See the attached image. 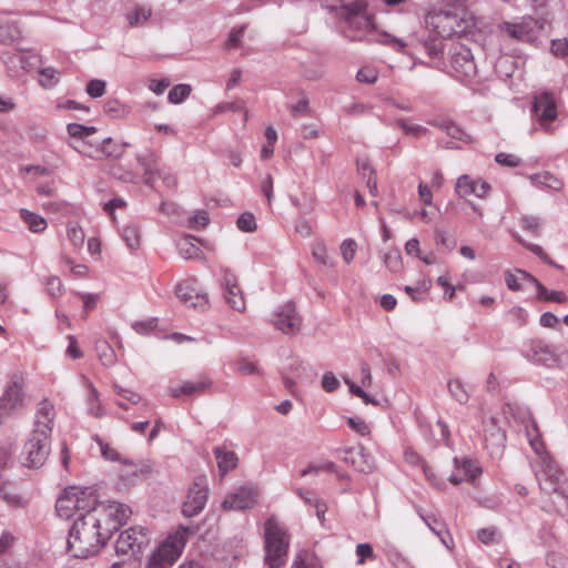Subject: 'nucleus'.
Listing matches in <instances>:
<instances>
[{
	"label": "nucleus",
	"instance_id": "f257e3e1",
	"mask_svg": "<svg viewBox=\"0 0 568 568\" xmlns=\"http://www.w3.org/2000/svg\"><path fill=\"white\" fill-rule=\"evenodd\" d=\"M132 511L115 500L101 501L89 513L78 516L67 539V549L75 558L95 556L112 535L129 519Z\"/></svg>",
	"mask_w": 568,
	"mask_h": 568
},
{
	"label": "nucleus",
	"instance_id": "f03ea898",
	"mask_svg": "<svg viewBox=\"0 0 568 568\" xmlns=\"http://www.w3.org/2000/svg\"><path fill=\"white\" fill-rule=\"evenodd\" d=\"M341 33L352 41L372 40L374 23L366 0H325Z\"/></svg>",
	"mask_w": 568,
	"mask_h": 568
},
{
	"label": "nucleus",
	"instance_id": "7ed1b4c3",
	"mask_svg": "<svg viewBox=\"0 0 568 568\" xmlns=\"http://www.w3.org/2000/svg\"><path fill=\"white\" fill-rule=\"evenodd\" d=\"M527 438L536 455V458L531 460V467L541 490L548 494L554 493L562 499L568 500V479L546 452L538 430L536 428L528 429Z\"/></svg>",
	"mask_w": 568,
	"mask_h": 568
},
{
	"label": "nucleus",
	"instance_id": "20e7f679",
	"mask_svg": "<svg viewBox=\"0 0 568 568\" xmlns=\"http://www.w3.org/2000/svg\"><path fill=\"white\" fill-rule=\"evenodd\" d=\"M95 490L92 487L70 486L67 487L58 497L55 511L60 518L73 520L83 513L99 506Z\"/></svg>",
	"mask_w": 568,
	"mask_h": 568
},
{
	"label": "nucleus",
	"instance_id": "39448f33",
	"mask_svg": "<svg viewBox=\"0 0 568 568\" xmlns=\"http://www.w3.org/2000/svg\"><path fill=\"white\" fill-rule=\"evenodd\" d=\"M288 545V537L281 525L274 518L267 519L264 531V566L266 568L283 567L286 562Z\"/></svg>",
	"mask_w": 568,
	"mask_h": 568
},
{
	"label": "nucleus",
	"instance_id": "423d86ee",
	"mask_svg": "<svg viewBox=\"0 0 568 568\" xmlns=\"http://www.w3.org/2000/svg\"><path fill=\"white\" fill-rule=\"evenodd\" d=\"M189 534V528L182 526L170 532L151 554L146 568H171L181 556Z\"/></svg>",
	"mask_w": 568,
	"mask_h": 568
},
{
	"label": "nucleus",
	"instance_id": "0eeeda50",
	"mask_svg": "<svg viewBox=\"0 0 568 568\" xmlns=\"http://www.w3.org/2000/svg\"><path fill=\"white\" fill-rule=\"evenodd\" d=\"M449 62L444 70L460 82L470 81L477 73L474 57L469 48L460 42L452 41L448 47Z\"/></svg>",
	"mask_w": 568,
	"mask_h": 568
},
{
	"label": "nucleus",
	"instance_id": "6e6552de",
	"mask_svg": "<svg viewBox=\"0 0 568 568\" xmlns=\"http://www.w3.org/2000/svg\"><path fill=\"white\" fill-rule=\"evenodd\" d=\"M151 540L150 530L142 526H133L120 534L115 541V552L122 556H138Z\"/></svg>",
	"mask_w": 568,
	"mask_h": 568
},
{
	"label": "nucleus",
	"instance_id": "1a4fd4ad",
	"mask_svg": "<svg viewBox=\"0 0 568 568\" xmlns=\"http://www.w3.org/2000/svg\"><path fill=\"white\" fill-rule=\"evenodd\" d=\"M499 28L514 40L535 43L541 33L544 24L539 20L526 16L514 21L503 22Z\"/></svg>",
	"mask_w": 568,
	"mask_h": 568
},
{
	"label": "nucleus",
	"instance_id": "9d476101",
	"mask_svg": "<svg viewBox=\"0 0 568 568\" xmlns=\"http://www.w3.org/2000/svg\"><path fill=\"white\" fill-rule=\"evenodd\" d=\"M532 113L536 119V128H539L545 133L552 134L558 125H557V106L554 97L544 92L535 98L532 103Z\"/></svg>",
	"mask_w": 568,
	"mask_h": 568
},
{
	"label": "nucleus",
	"instance_id": "9b49d317",
	"mask_svg": "<svg viewBox=\"0 0 568 568\" xmlns=\"http://www.w3.org/2000/svg\"><path fill=\"white\" fill-rule=\"evenodd\" d=\"M268 322L285 335H296L302 329L303 318L295 304L290 301L278 305L272 312Z\"/></svg>",
	"mask_w": 568,
	"mask_h": 568
},
{
	"label": "nucleus",
	"instance_id": "f8f14e48",
	"mask_svg": "<svg viewBox=\"0 0 568 568\" xmlns=\"http://www.w3.org/2000/svg\"><path fill=\"white\" fill-rule=\"evenodd\" d=\"M175 295L186 307L204 312L209 308L207 294L202 291L195 280H185L176 284Z\"/></svg>",
	"mask_w": 568,
	"mask_h": 568
},
{
	"label": "nucleus",
	"instance_id": "ddd939ff",
	"mask_svg": "<svg viewBox=\"0 0 568 568\" xmlns=\"http://www.w3.org/2000/svg\"><path fill=\"white\" fill-rule=\"evenodd\" d=\"M207 495L209 486L206 477H196L190 486L186 498L183 503V515L189 518L199 515L206 505Z\"/></svg>",
	"mask_w": 568,
	"mask_h": 568
},
{
	"label": "nucleus",
	"instance_id": "4468645a",
	"mask_svg": "<svg viewBox=\"0 0 568 568\" xmlns=\"http://www.w3.org/2000/svg\"><path fill=\"white\" fill-rule=\"evenodd\" d=\"M23 402L24 393L22 390L21 378L14 376L12 381L7 384L0 396V422L22 408Z\"/></svg>",
	"mask_w": 568,
	"mask_h": 568
},
{
	"label": "nucleus",
	"instance_id": "2eb2a0df",
	"mask_svg": "<svg viewBox=\"0 0 568 568\" xmlns=\"http://www.w3.org/2000/svg\"><path fill=\"white\" fill-rule=\"evenodd\" d=\"M426 24L442 39L450 38L457 33V17L450 11H432L426 17Z\"/></svg>",
	"mask_w": 568,
	"mask_h": 568
},
{
	"label": "nucleus",
	"instance_id": "dca6fc26",
	"mask_svg": "<svg viewBox=\"0 0 568 568\" xmlns=\"http://www.w3.org/2000/svg\"><path fill=\"white\" fill-rule=\"evenodd\" d=\"M258 491L252 486H241L226 495L222 503L225 510H244L255 505Z\"/></svg>",
	"mask_w": 568,
	"mask_h": 568
},
{
	"label": "nucleus",
	"instance_id": "f3484780",
	"mask_svg": "<svg viewBox=\"0 0 568 568\" xmlns=\"http://www.w3.org/2000/svg\"><path fill=\"white\" fill-rule=\"evenodd\" d=\"M55 409L48 399H42L36 409L32 433L40 435L43 439L51 438Z\"/></svg>",
	"mask_w": 568,
	"mask_h": 568
},
{
	"label": "nucleus",
	"instance_id": "a211bd4d",
	"mask_svg": "<svg viewBox=\"0 0 568 568\" xmlns=\"http://www.w3.org/2000/svg\"><path fill=\"white\" fill-rule=\"evenodd\" d=\"M524 356L534 364L552 366L556 355L549 344L540 339H530L524 344Z\"/></svg>",
	"mask_w": 568,
	"mask_h": 568
},
{
	"label": "nucleus",
	"instance_id": "6ab92c4d",
	"mask_svg": "<svg viewBox=\"0 0 568 568\" xmlns=\"http://www.w3.org/2000/svg\"><path fill=\"white\" fill-rule=\"evenodd\" d=\"M51 438L43 439L40 435L32 433L24 445V453L29 467L43 465L50 453Z\"/></svg>",
	"mask_w": 568,
	"mask_h": 568
},
{
	"label": "nucleus",
	"instance_id": "aec40b11",
	"mask_svg": "<svg viewBox=\"0 0 568 568\" xmlns=\"http://www.w3.org/2000/svg\"><path fill=\"white\" fill-rule=\"evenodd\" d=\"M245 554L243 539L233 537L221 546L216 551V558L224 566L235 568Z\"/></svg>",
	"mask_w": 568,
	"mask_h": 568
},
{
	"label": "nucleus",
	"instance_id": "412c9836",
	"mask_svg": "<svg viewBox=\"0 0 568 568\" xmlns=\"http://www.w3.org/2000/svg\"><path fill=\"white\" fill-rule=\"evenodd\" d=\"M506 436L503 429L496 424L495 418L484 422V443L491 456H499L505 445Z\"/></svg>",
	"mask_w": 568,
	"mask_h": 568
},
{
	"label": "nucleus",
	"instance_id": "4be33fe9",
	"mask_svg": "<svg viewBox=\"0 0 568 568\" xmlns=\"http://www.w3.org/2000/svg\"><path fill=\"white\" fill-rule=\"evenodd\" d=\"M222 286L224 290V298L226 303L237 312L245 311L243 293L237 285L235 276L231 272H224L222 277Z\"/></svg>",
	"mask_w": 568,
	"mask_h": 568
},
{
	"label": "nucleus",
	"instance_id": "5701e85b",
	"mask_svg": "<svg viewBox=\"0 0 568 568\" xmlns=\"http://www.w3.org/2000/svg\"><path fill=\"white\" fill-rule=\"evenodd\" d=\"M456 193L459 196L475 195L477 197H484L490 190L489 184L480 179H473L467 174L458 178L455 186Z\"/></svg>",
	"mask_w": 568,
	"mask_h": 568
},
{
	"label": "nucleus",
	"instance_id": "b1692460",
	"mask_svg": "<svg viewBox=\"0 0 568 568\" xmlns=\"http://www.w3.org/2000/svg\"><path fill=\"white\" fill-rule=\"evenodd\" d=\"M455 473L449 477V481L454 485H458L463 480L475 481L476 477L481 473V469L468 458L454 459Z\"/></svg>",
	"mask_w": 568,
	"mask_h": 568
},
{
	"label": "nucleus",
	"instance_id": "393cba45",
	"mask_svg": "<svg viewBox=\"0 0 568 568\" xmlns=\"http://www.w3.org/2000/svg\"><path fill=\"white\" fill-rule=\"evenodd\" d=\"M136 160L144 170L145 184L155 187L156 178L161 176V169L158 166L159 158L155 152L146 151L138 154Z\"/></svg>",
	"mask_w": 568,
	"mask_h": 568
},
{
	"label": "nucleus",
	"instance_id": "a878e982",
	"mask_svg": "<svg viewBox=\"0 0 568 568\" xmlns=\"http://www.w3.org/2000/svg\"><path fill=\"white\" fill-rule=\"evenodd\" d=\"M212 385L211 379L201 377L195 381H184L179 385L171 386L169 393L172 397H181L184 395H194L205 392Z\"/></svg>",
	"mask_w": 568,
	"mask_h": 568
},
{
	"label": "nucleus",
	"instance_id": "bb28decb",
	"mask_svg": "<svg viewBox=\"0 0 568 568\" xmlns=\"http://www.w3.org/2000/svg\"><path fill=\"white\" fill-rule=\"evenodd\" d=\"M506 285L511 291H525L536 287L538 281L523 270H515L506 273Z\"/></svg>",
	"mask_w": 568,
	"mask_h": 568
},
{
	"label": "nucleus",
	"instance_id": "cd10ccee",
	"mask_svg": "<svg viewBox=\"0 0 568 568\" xmlns=\"http://www.w3.org/2000/svg\"><path fill=\"white\" fill-rule=\"evenodd\" d=\"M355 251H313L315 261L324 267H334L342 257L345 264L353 261Z\"/></svg>",
	"mask_w": 568,
	"mask_h": 568
},
{
	"label": "nucleus",
	"instance_id": "c85d7f7f",
	"mask_svg": "<svg viewBox=\"0 0 568 568\" xmlns=\"http://www.w3.org/2000/svg\"><path fill=\"white\" fill-rule=\"evenodd\" d=\"M530 183L540 189L558 192L562 189V181L549 171H542L529 175Z\"/></svg>",
	"mask_w": 568,
	"mask_h": 568
},
{
	"label": "nucleus",
	"instance_id": "c756f323",
	"mask_svg": "<svg viewBox=\"0 0 568 568\" xmlns=\"http://www.w3.org/2000/svg\"><path fill=\"white\" fill-rule=\"evenodd\" d=\"M214 455L222 476L234 469L237 465V456L232 450L216 447L214 449Z\"/></svg>",
	"mask_w": 568,
	"mask_h": 568
},
{
	"label": "nucleus",
	"instance_id": "7c9ffc66",
	"mask_svg": "<svg viewBox=\"0 0 568 568\" xmlns=\"http://www.w3.org/2000/svg\"><path fill=\"white\" fill-rule=\"evenodd\" d=\"M151 16V7L145 4H136L130 12H128L126 20L130 27L140 28L145 26Z\"/></svg>",
	"mask_w": 568,
	"mask_h": 568
},
{
	"label": "nucleus",
	"instance_id": "2f4dec72",
	"mask_svg": "<svg viewBox=\"0 0 568 568\" xmlns=\"http://www.w3.org/2000/svg\"><path fill=\"white\" fill-rule=\"evenodd\" d=\"M430 125L445 131L450 138L467 141V134L453 121L448 119L434 120L428 122Z\"/></svg>",
	"mask_w": 568,
	"mask_h": 568
},
{
	"label": "nucleus",
	"instance_id": "473e14b6",
	"mask_svg": "<svg viewBox=\"0 0 568 568\" xmlns=\"http://www.w3.org/2000/svg\"><path fill=\"white\" fill-rule=\"evenodd\" d=\"M291 568H323L321 559L307 550L298 551Z\"/></svg>",
	"mask_w": 568,
	"mask_h": 568
},
{
	"label": "nucleus",
	"instance_id": "72a5a7b5",
	"mask_svg": "<svg viewBox=\"0 0 568 568\" xmlns=\"http://www.w3.org/2000/svg\"><path fill=\"white\" fill-rule=\"evenodd\" d=\"M1 59L3 64L12 75L18 77L21 74L23 69L22 51H6L2 53Z\"/></svg>",
	"mask_w": 568,
	"mask_h": 568
},
{
	"label": "nucleus",
	"instance_id": "f704fd0d",
	"mask_svg": "<svg viewBox=\"0 0 568 568\" xmlns=\"http://www.w3.org/2000/svg\"><path fill=\"white\" fill-rule=\"evenodd\" d=\"M99 361L103 366L110 367L116 363V355L110 344L104 339H99L95 344Z\"/></svg>",
	"mask_w": 568,
	"mask_h": 568
},
{
	"label": "nucleus",
	"instance_id": "c9c22d12",
	"mask_svg": "<svg viewBox=\"0 0 568 568\" xmlns=\"http://www.w3.org/2000/svg\"><path fill=\"white\" fill-rule=\"evenodd\" d=\"M450 396L459 404H466L469 399V394L466 389L465 384L458 379H449L447 384Z\"/></svg>",
	"mask_w": 568,
	"mask_h": 568
},
{
	"label": "nucleus",
	"instance_id": "e433bc0d",
	"mask_svg": "<svg viewBox=\"0 0 568 568\" xmlns=\"http://www.w3.org/2000/svg\"><path fill=\"white\" fill-rule=\"evenodd\" d=\"M21 34L20 29L14 22L10 21H0V42L3 44H9L14 40L19 39Z\"/></svg>",
	"mask_w": 568,
	"mask_h": 568
},
{
	"label": "nucleus",
	"instance_id": "4c0bfd02",
	"mask_svg": "<svg viewBox=\"0 0 568 568\" xmlns=\"http://www.w3.org/2000/svg\"><path fill=\"white\" fill-rule=\"evenodd\" d=\"M20 216L31 232L38 233L47 227V221L42 216L28 210H21Z\"/></svg>",
	"mask_w": 568,
	"mask_h": 568
},
{
	"label": "nucleus",
	"instance_id": "58836bf2",
	"mask_svg": "<svg viewBox=\"0 0 568 568\" xmlns=\"http://www.w3.org/2000/svg\"><path fill=\"white\" fill-rule=\"evenodd\" d=\"M537 297L539 300L550 301V302H557V303H564L566 302L567 297L564 292L559 291H548L542 284L539 282L537 283L535 287Z\"/></svg>",
	"mask_w": 568,
	"mask_h": 568
},
{
	"label": "nucleus",
	"instance_id": "ea45409f",
	"mask_svg": "<svg viewBox=\"0 0 568 568\" xmlns=\"http://www.w3.org/2000/svg\"><path fill=\"white\" fill-rule=\"evenodd\" d=\"M385 266L390 272H399L403 268V257L400 251H387L381 256Z\"/></svg>",
	"mask_w": 568,
	"mask_h": 568
},
{
	"label": "nucleus",
	"instance_id": "a19ab883",
	"mask_svg": "<svg viewBox=\"0 0 568 568\" xmlns=\"http://www.w3.org/2000/svg\"><path fill=\"white\" fill-rule=\"evenodd\" d=\"M191 91V85L178 84L170 90L168 95L169 102L173 104H179L190 95Z\"/></svg>",
	"mask_w": 568,
	"mask_h": 568
},
{
	"label": "nucleus",
	"instance_id": "79ce46f5",
	"mask_svg": "<svg viewBox=\"0 0 568 568\" xmlns=\"http://www.w3.org/2000/svg\"><path fill=\"white\" fill-rule=\"evenodd\" d=\"M122 237L128 248H135L140 245V230L136 225H128L122 230Z\"/></svg>",
	"mask_w": 568,
	"mask_h": 568
},
{
	"label": "nucleus",
	"instance_id": "37998d69",
	"mask_svg": "<svg viewBox=\"0 0 568 568\" xmlns=\"http://www.w3.org/2000/svg\"><path fill=\"white\" fill-rule=\"evenodd\" d=\"M448 44L444 42L442 38H434L425 42L424 47L428 55L433 59H437Z\"/></svg>",
	"mask_w": 568,
	"mask_h": 568
},
{
	"label": "nucleus",
	"instance_id": "c03bdc74",
	"mask_svg": "<svg viewBox=\"0 0 568 568\" xmlns=\"http://www.w3.org/2000/svg\"><path fill=\"white\" fill-rule=\"evenodd\" d=\"M422 518L429 529L440 538L442 542L449 548L446 540L447 532L444 530L442 523H439L434 516H422Z\"/></svg>",
	"mask_w": 568,
	"mask_h": 568
},
{
	"label": "nucleus",
	"instance_id": "a18cd8bd",
	"mask_svg": "<svg viewBox=\"0 0 568 568\" xmlns=\"http://www.w3.org/2000/svg\"><path fill=\"white\" fill-rule=\"evenodd\" d=\"M68 133L72 138L82 139L92 135L97 129L94 126H87L79 123H70L67 126Z\"/></svg>",
	"mask_w": 568,
	"mask_h": 568
},
{
	"label": "nucleus",
	"instance_id": "49530a36",
	"mask_svg": "<svg viewBox=\"0 0 568 568\" xmlns=\"http://www.w3.org/2000/svg\"><path fill=\"white\" fill-rule=\"evenodd\" d=\"M296 491L305 503L314 505L316 509V516L320 520H322L326 510L325 505L317 500L315 497H313V495L308 491H304L302 489H297Z\"/></svg>",
	"mask_w": 568,
	"mask_h": 568
},
{
	"label": "nucleus",
	"instance_id": "de8ad7c7",
	"mask_svg": "<svg viewBox=\"0 0 568 568\" xmlns=\"http://www.w3.org/2000/svg\"><path fill=\"white\" fill-rule=\"evenodd\" d=\"M397 125L403 129L405 134L418 138L428 133V129L418 124H410L405 119L397 120Z\"/></svg>",
	"mask_w": 568,
	"mask_h": 568
},
{
	"label": "nucleus",
	"instance_id": "09e8293b",
	"mask_svg": "<svg viewBox=\"0 0 568 568\" xmlns=\"http://www.w3.org/2000/svg\"><path fill=\"white\" fill-rule=\"evenodd\" d=\"M45 291L52 298H58L63 293V285L59 277L50 276L45 281Z\"/></svg>",
	"mask_w": 568,
	"mask_h": 568
},
{
	"label": "nucleus",
	"instance_id": "8fccbe9b",
	"mask_svg": "<svg viewBox=\"0 0 568 568\" xmlns=\"http://www.w3.org/2000/svg\"><path fill=\"white\" fill-rule=\"evenodd\" d=\"M378 73L373 67H363L357 71L356 79L358 82L373 84L376 82Z\"/></svg>",
	"mask_w": 568,
	"mask_h": 568
},
{
	"label": "nucleus",
	"instance_id": "3c124183",
	"mask_svg": "<svg viewBox=\"0 0 568 568\" xmlns=\"http://www.w3.org/2000/svg\"><path fill=\"white\" fill-rule=\"evenodd\" d=\"M477 538L484 545H491L499 540V531L495 527L483 528L478 530Z\"/></svg>",
	"mask_w": 568,
	"mask_h": 568
},
{
	"label": "nucleus",
	"instance_id": "603ef678",
	"mask_svg": "<svg viewBox=\"0 0 568 568\" xmlns=\"http://www.w3.org/2000/svg\"><path fill=\"white\" fill-rule=\"evenodd\" d=\"M236 225L243 232H252L256 229L255 216L251 212H245L239 216Z\"/></svg>",
	"mask_w": 568,
	"mask_h": 568
},
{
	"label": "nucleus",
	"instance_id": "864d4df0",
	"mask_svg": "<svg viewBox=\"0 0 568 568\" xmlns=\"http://www.w3.org/2000/svg\"><path fill=\"white\" fill-rule=\"evenodd\" d=\"M302 74L307 80H317L323 75L322 67L318 63H302Z\"/></svg>",
	"mask_w": 568,
	"mask_h": 568
},
{
	"label": "nucleus",
	"instance_id": "5fc2aeb1",
	"mask_svg": "<svg viewBox=\"0 0 568 568\" xmlns=\"http://www.w3.org/2000/svg\"><path fill=\"white\" fill-rule=\"evenodd\" d=\"M321 385L325 392L333 393L339 388L341 383L332 372H327L323 375Z\"/></svg>",
	"mask_w": 568,
	"mask_h": 568
},
{
	"label": "nucleus",
	"instance_id": "6e6d98bb",
	"mask_svg": "<svg viewBox=\"0 0 568 568\" xmlns=\"http://www.w3.org/2000/svg\"><path fill=\"white\" fill-rule=\"evenodd\" d=\"M357 457L361 459L358 465L356 466L359 471L371 473L375 468V464L373 458L364 452V449H359L357 452Z\"/></svg>",
	"mask_w": 568,
	"mask_h": 568
},
{
	"label": "nucleus",
	"instance_id": "4d7b16f0",
	"mask_svg": "<svg viewBox=\"0 0 568 568\" xmlns=\"http://www.w3.org/2000/svg\"><path fill=\"white\" fill-rule=\"evenodd\" d=\"M243 110H244V102L242 100H237V101H233V102H222V103H219L214 108V113L215 114H220V113H224V112H227V111L241 112Z\"/></svg>",
	"mask_w": 568,
	"mask_h": 568
},
{
	"label": "nucleus",
	"instance_id": "13d9d810",
	"mask_svg": "<svg viewBox=\"0 0 568 568\" xmlns=\"http://www.w3.org/2000/svg\"><path fill=\"white\" fill-rule=\"evenodd\" d=\"M40 75V84L44 88H51L58 82L57 71L53 68H43Z\"/></svg>",
	"mask_w": 568,
	"mask_h": 568
},
{
	"label": "nucleus",
	"instance_id": "bf43d9fd",
	"mask_svg": "<svg viewBox=\"0 0 568 568\" xmlns=\"http://www.w3.org/2000/svg\"><path fill=\"white\" fill-rule=\"evenodd\" d=\"M105 85H106V83L102 80H98V79L91 80L87 85V93L91 98H100L105 92Z\"/></svg>",
	"mask_w": 568,
	"mask_h": 568
},
{
	"label": "nucleus",
	"instance_id": "052dcab7",
	"mask_svg": "<svg viewBox=\"0 0 568 568\" xmlns=\"http://www.w3.org/2000/svg\"><path fill=\"white\" fill-rule=\"evenodd\" d=\"M348 426L362 436H367L371 433L369 426L358 417H348L347 418Z\"/></svg>",
	"mask_w": 568,
	"mask_h": 568
},
{
	"label": "nucleus",
	"instance_id": "680f3d73",
	"mask_svg": "<svg viewBox=\"0 0 568 568\" xmlns=\"http://www.w3.org/2000/svg\"><path fill=\"white\" fill-rule=\"evenodd\" d=\"M22 72H28L38 67V64L40 63V57L37 53L30 51H22Z\"/></svg>",
	"mask_w": 568,
	"mask_h": 568
},
{
	"label": "nucleus",
	"instance_id": "e2e57ef3",
	"mask_svg": "<svg viewBox=\"0 0 568 568\" xmlns=\"http://www.w3.org/2000/svg\"><path fill=\"white\" fill-rule=\"evenodd\" d=\"M210 222L209 214L206 211L199 210L192 214L190 217V225L193 229H202L205 227Z\"/></svg>",
	"mask_w": 568,
	"mask_h": 568
},
{
	"label": "nucleus",
	"instance_id": "0e129e2a",
	"mask_svg": "<svg viewBox=\"0 0 568 568\" xmlns=\"http://www.w3.org/2000/svg\"><path fill=\"white\" fill-rule=\"evenodd\" d=\"M113 388L123 400L130 402L132 404H138L141 400V396L131 389L121 387L118 384H114Z\"/></svg>",
	"mask_w": 568,
	"mask_h": 568
},
{
	"label": "nucleus",
	"instance_id": "69168bd1",
	"mask_svg": "<svg viewBox=\"0 0 568 568\" xmlns=\"http://www.w3.org/2000/svg\"><path fill=\"white\" fill-rule=\"evenodd\" d=\"M508 315L510 321L518 326H524L527 323L528 314L523 307L515 306L510 308Z\"/></svg>",
	"mask_w": 568,
	"mask_h": 568
},
{
	"label": "nucleus",
	"instance_id": "338daca9",
	"mask_svg": "<svg viewBox=\"0 0 568 568\" xmlns=\"http://www.w3.org/2000/svg\"><path fill=\"white\" fill-rule=\"evenodd\" d=\"M291 113L294 118L308 115L311 112L310 102L306 98L301 99L295 104L290 106Z\"/></svg>",
	"mask_w": 568,
	"mask_h": 568
},
{
	"label": "nucleus",
	"instance_id": "774afa93",
	"mask_svg": "<svg viewBox=\"0 0 568 568\" xmlns=\"http://www.w3.org/2000/svg\"><path fill=\"white\" fill-rule=\"evenodd\" d=\"M551 52L558 58L568 57V41L567 39H556L551 41Z\"/></svg>",
	"mask_w": 568,
	"mask_h": 568
}]
</instances>
